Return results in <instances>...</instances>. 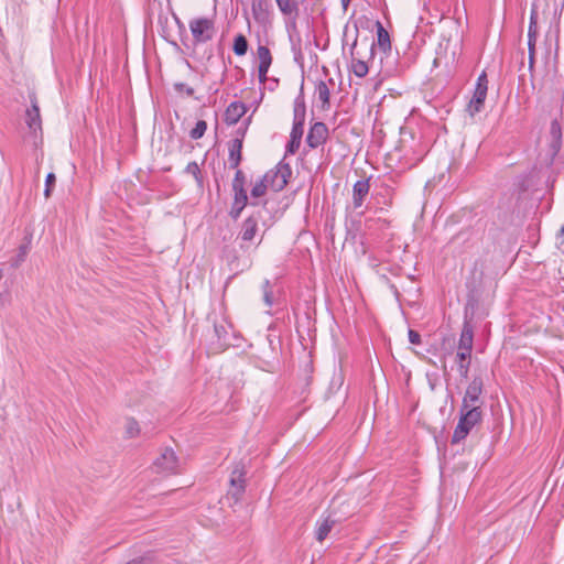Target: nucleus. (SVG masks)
Wrapping results in <instances>:
<instances>
[{"instance_id": "nucleus-1", "label": "nucleus", "mask_w": 564, "mask_h": 564, "mask_svg": "<svg viewBox=\"0 0 564 564\" xmlns=\"http://www.w3.org/2000/svg\"><path fill=\"white\" fill-rule=\"evenodd\" d=\"M482 420V411L481 409H466L463 410L460 408L459 410V420L458 423L454 430L453 436H452V443L458 444L463 440L466 438V436L469 434V432L473 430V427L477 424H479Z\"/></svg>"}, {"instance_id": "nucleus-2", "label": "nucleus", "mask_w": 564, "mask_h": 564, "mask_svg": "<svg viewBox=\"0 0 564 564\" xmlns=\"http://www.w3.org/2000/svg\"><path fill=\"white\" fill-rule=\"evenodd\" d=\"M247 466L242 460L234 464L230 477L227 498L232 499L235 503L239 502L246 491Z\"/></svg>"}, {"instance_id": "nucleus-3", "label": "nucleus", "mask_w": 564, "mask_h": 564, "mask_svg": "<svg viewBox=\"0 0 564 564\" xmlns=\"http://www.w3.org/2000/svg\"><path fill=\"white\" fill-rule=\"evenodd\" d=\"M189 30L196 43H206L215 34L214 22L207 18H198L189 21Z\"/></svg>"}, {"instance_id": "nucleus-4", "label": "nucleus", "mask_w": 564, "mask_h": 564, "mask_svg": "<svg viewBox=\"0 0 564 564\" xmlns=\"http://www.w3.org/2000/svg\"><path fill=\"white\" fill-rule=\"evenodd\" d=\"M290 175L291 169L289 164L280 163L275 169L268 171L263 177L269 188L274 192H280L286 186Z\"/></svg>"}, {"instance_id": "nucleus-5", "label": "nucleus", "mask_w": 564, "mask_h": 564, "mask_svg": "<svg viewBox=\"0 0 564 564\" xmlns=\"http://www.w3.org/2000/svg\"><path fill=\"white\" fill-rule=\"evenodd\" d=\"M484 390V381L481 377H474L473 380L469 382L468 387L466 388L462 406L463 410L466 409H480L482 401L480 399Z\"/></svg>"}, {"instance_id": "nucleus-6", "label": "nucleus", "mask_w": 564, "mask_h": 564, "mask_svg": "<svg viewBox=\"0 0 564 564\" xmlns=\"http://www.w3.org/2000/svg\"><path fill=\"white\" fill-rule=\"evenodd\" d=\"M306 116V107L302 93L295 98L293 106V127L290 133L292 139L302 140L304 133V122Z\"/></svg>"}, {"instance_id": "nucleus-7", "label": "nucleus", "mask_w": 564, "mask_h": 564, "mask_svg": "<svg viewBox=\"0 0 564 564\" xmlns=\"http://www.w3.org/2000/svg\"><path fill=\"white\" fill-rule=\"evenodd\" d=\"M263 220V208L253 212L241 225L239 237L245 242L252 241L258 231L259 223Z\"/></svg>"}, {"instance_id": "nucleus-8", "label": "nucleus", "mask_w": 564, "mask_h": 564, "mask_svg": "<svg viewBox=\"0 0 564 564\" xmlns=\"http://www.w3.org/2000/svg\"><path fill=\"white\" fill-rule=\"evenodd\" d=\"M177 467V457L171 448H165L153 463V469L158 474H173Z\"/></svg>"}, {"instance_id": "nucleus-9", "label": "nucleus", "mask_w": 564, "mask_h": 564, "mask_svg": "<svg viewBox=\"0 0 564 564\" xmlns=\"http://www.w3.org/2000/svg\"><path fill=\"white\" fill-rule=\"evenodd\" d=\"M328 137V128L324 122H315L306 137V143L310 148L316 149L323 145Z\"/></svg>"}, {"instance_id": "nucleus-10", "label": "nucleus", "mask_w": 564, "mask_h": 564, "mask_svg": "<svg viewBox=\"0 0 564 564\" xmlns=\"http://www.w3.org/2000/svg\"><path fill=\"white\" fill-rule=\"evenodd\" d=\"M257 56L259 58V67H258L259 80H260V83L263 84L267 80V74L272 64V55H271L270 50L267 46L259 45L257 48Z\"/></svg>"}, {"instance_id": "nucleus-11", "label": "nucleus", "mask_w": 564, "mask_h": 564, "mask_svg": "<svg viewBox=\"0 0 564 564\" xmlns=\"http://www.w3.org/2000/svg\"><path fill=\"white\" fill-rule=\"evenodd\" d=\"M25 122L33 133L42 130L40 108L34 96L31 97V108L26 110Z\"/></svg>"}, {"instance_id": "nucleus-12", "label": "nucleus", "mask_w": 564, "mask_h": 564, "mask_svg": "<svg viewBox=\"0 0 564 564\" xmlns=\"http://www.w3.org/2000/svg\"><path fill=\"white\" fill-rule=\"evenodd\" d=\"M358 42V30L356 29V35L354 39V42L350 46V55H351V70L357 77H365L368 74V65L365 61L357 58L356 56L359 55L358 52H356Z\"/></svg>"}, {"instance_id": "nucleus-13", "label": "nucleus", "mask_w": 564, "mask_h": 564, "mask_svg": "<svg viewBox=\"0 0 564 564\" xmlns=\"http://www.w3.org/2000/svg\"><path fill=\"white\" fill-rule=\"evenodd\" d=\"M474 344V329L470 323L465 322L460 333L457 352L470 354Z\"/></svg>"}, {"instance_id": "nucleus-14", "label": "nucleus", "mask_w": 564, "mask_h": 564, "mask_svg": "<svg viewBox=\"0 0 564 564\" xmlns=\"http://www.w3.org/2000/svg\"><path fill=\"white\" fill-rule=\"evenodd\" d=\"M538 36V26L533 14L528 30V48H529V69L533 70L535 62V43Z\"/></svg>"}, {"instance_id": "nucleus-15", "label": "nucleus", "mask_w": 564, "mask_h": 564, "mask_svg": "<svg viewBox=\"0 0 564 564\" xmlns=\"http://www.w3.org/2000/svg\"><path fill=\"white\" fill-rule=\"evenodd\" d=\"M247 107L243 102L232 101L225 111V122L229 126L236 124L246 113Z\"/></svg>"}, {"instance_id": "nucleus-16", "label": "nucleus", "mask_w": 564, "mask_h": 564, "mask_svg": "<svg viewBox=\"0 0 564 564\" xmlns=\"http://www.w3.org/2000/svg\"><path fill=\"white\" fill-rule=\"evenodd\" d=\"M488 86L484 85H476L474 96L468 105V110L471 116L479 112L484 106V102L486 100Z\"/></svg>"}, {"instance_id": "nucleus-17", "label": "nucleus", "mask_w": 564, "mask_h": 564, "mask_svg": "<svg viewBox=\"0 0 564 564\" xmlns=\"http://www.w3.org/2000/svg\"><path fill=\"white\" fill-rule=\"evenodd\" d=\"M369 188H370V185H369L368 180H359L354 184V187H352L354 208L357 209V208L361 207L365 197L369 193Z\"/></svg>"}, {"instance_id": "nucleus-18", "label": "nucleus", "mask_w": 564, "mask_h": 564, "mask_svg": "<svg viewBox=\"0 0 564 564\" xmlns=\"http://www.w3.org/2000/svg\"><path fill=\"white\" fill-rule=\"evenodd\" d=\"M228 162L231 169L239 170L238 166L242 160V139H232L228 145Z\"/></svg>"}, {"instance_id": "nucleus-19", "label": "nucleus", "mask_w": 564, "mask_h": 564, "mask_svg": "<svg viewBox=\"0 0 564 564\" xmlns=\"http://www.w3.org/2000/svg\"><path fill=\"white\" fill-rule=\"evenodd\" d=\"M335 523H336V520L330 518L329 516L318 520L316 523V531H315L316 540L318 542H323L327 538L329 532L332 531Z\"/></svg>"}, {"instance_id": "nucleus-20", "label": "nucleus", "mask_w": 564, "mask_h": 564, "mask_svg": "<svg viewBox=\"0 0 564 564\" xmlns=\"http://www.w3.org/2000/svg\"><path fill=\"white\" fill-rule=\"evenodd\" d=\"M246 175L241 170H237L232 180L234 198L248 199L245 189Z\"/></svg>"}, {"instance_id": "nucleus-21", "label": "nucleus", "mask_w": 564, "mask_h": 564, "mask_svg": "<svg viewBox=\"0 0 564 564\" xmlns=\"http://www.w3.org/2000/svg\"><path fill=\"white\" fill-rule=\"evenodd\" d=\"M315 95L317 96L318 100L322 102V108L328 109L330 106V104H329V98H330L329 85L324 80L317 82L315 85Z\"/></svg>"}, {"instance_id": "nucleus-22", "label": "nucleus", "mask_w": 564, "mask_h": 564, "mask_svg": "<svg viewBox=\"0 0 564 564\" xmlns=\"http://www.w3.org/2000/svg\"><path fill=\"white\" fill-rule=\"evenodd\" d=\"M470 359H471V355L470 354H465V352H457L456 354L455 364L457 366V370L459 372V376L463 379H467L468 378Z\"/></svg>"}, {"instance_id": "nucleus-23", "label": "nucleus", "mask_w": 564, "mask_h": 564, "mask_svg": "<svg viewBox=\"0 0 564 564\" xmlns=\"http://www.w3.org/2000/svg\"><path fill=\"white\" fill-rule=\"evenodd\" d=\"M275 2L282 14L289 17L299 14V3L296 0H275Z\"/></svg>"}, {"instance_id": "nucleus-24", "label": "nucleus", "mask_w": 564, "mask_h": 564, "mask_svg": "<svg viewBox=\"0 0 564 564\" xmlns=\"http://www.w3.org/2000/svg\"><path fill=\"white\" fill-rule=\"evenodd\" d=\"M377 40L379 47L383 52L391 48L390 35L379 21L377 22Z\"/></svg>"}, {"instance_id": "nucleus-25", "label": "nucleus", "mask_w": 564, "mask_h": 564, "mask_svg": "<svg viewBox=\"0 0 564 564\" xmlns=\"http://www.w3.org/2000/svg\"><path fill=\"white\" fill-rule=\"evenodd\" d=\"M232 50L235 54L238 56L245 55L248 51V41L246 36H243L242 34L237 35L234 41Z\"/></svg>"}, {"instance_id": "nucleus-26", "label": "nucleus", "mask_w": 564, "mask_h": 564, "mask_svg": "<svg viewBox=\"0 0 564 564\" xmlns=\"http://www.w3.org/2000/svg\"><path fill=\"white\" fill-rule=\"evenodd\" d=\"M248 199L234 198V203L230 209V216L234 219H238L243 208L247 206Z\"/></svg>"}, {"instance_id": "nucleus-27", "label": "nucleus", "mask_w": 564, "mask_h": 564, "mask_svg": "<svg viewBox=\"0 0 564 564\" xmlns=\"http://www.w3.org/2000/svg\"><path fill=\"white\" fill-rule=\"evenodd\" d=\"M263 302L265 306L271 307L273 305V292L269 280H264L262 283Z\"/></svg>"}, {"instance_id": "nucleus-28", "label": "nucleus", "mask_w": 564, "mask_h": 564, "mask_svg": "<svg viewBox=\"0 0 564 564\" xmlns=\"http://www.w3.org/2000/svg\"><path fill=\"white\" fill-rule=\"evenodd\" d=\"M269 186L267 183H264V177L262 176L261 180H259L251 189V196L254 198H259L265 195Z\"/></svg>"}, {"instance_id": "nucleus-29", "label": "nucleus", "mask_w": 564, "mask_h": 564, "mask_svg": "<svg viewBox=\"0 0 564 564\" xmlns=\"http://www.w3.org/2000/svg\"><path fill=\"white\" fill-rule=\"evenodd\" d=\"M265 6L267 0H252L251 9L257 20L264 17Z\"/></svg>"}, {"instance_id": "nucleus-30", "label": "nucleus", "mask_w": 564, "mask_h": 564, "mask_svg": "<svg viewBox=\"0 0 564 564\" xmlns=\"http://www.w3.org/2000/svg\"><path fill=\"white\" fill-rule=\"evenodd\" d=\"M28 252H29L28 245L20 246L18 254L11 260V267L19 268L21 265V263L25 260Z\"/></svg>"}, {"instance_id": "nucleus-31", "label": "nucleus", "mask_w": 564, "mask_h": 564, "mask_svg": "<svg viewBox=\"0 0 564 564\" xmlns=\"http://www.w3.org/2000/svg\"><path fill=\"white\" fill-rule=\"evenodd\" d=\"M207 123L204 120H198L195 127L191 130L189 135L192 139L197 140L200 139L206 132Z\"/></svg>"}, {"instance_id": "nucleus-32", "label": "nucleus", "mask_w": 564, "mask_h": 564, "mask_svg": "<svg viewBox=\"0 0 564 564\" xmlns=\"http://www.w3.org/2000/svg\"><path fill=\"white\" fill-rule=\"evenodd\" d=\"M140 433L139 424L134 419L126 421V434L128 437H134Z\"/></svg>"}, {"instance_id": "nucleus-33", "label": "nucleus", "mask_w": 564, "mask_h": 564, "mask_svg": "<svg viewBox=\"0 0 564 564\" xmlns=\"http://www.w3.org/2000/svg\"><path fill=\"white\" fill-rule=\"evenodd\" d=\"M187 174H191L195 177L197 182H202L200 180V169L196 162H189L185 169Z\"/></svg>"}, {"instance_id": "nucleus-34", "label": "nucleus", "mask_w": 564, "mask_h": 564, "mask_svg": "<svg viewBox=\"0 0 564 564\" xmlns=\"http://www.w3.org/2000/svg\"><path fill=\"white\" fill-rule=\"evenodd\" d=\"M56 177L54 173H48L45 180V189L44 195L45 197H50L53 186L55 185Z\"/></svg>"}, {"instance_id": "nucleus-35", "label": "nucleus", "mask_w": 564, "mask_h": 564, "mask_svg": "<svg viewBox=\"0 0 564 564\" xmlns=\"http://www.w3.org/2000/svg\"><path fill=\"white\" fill-rule=\"evenodd\" d=\"M214 333L217 336L219 340H226L228 330L227 327L224 324H215L214 325Z\"/></svg>"}, {"instance_id": "nucleus-36", "label": "nucleus", "mask_w": 564, "mask_h": 564, "mask_svg": "<svg viewBox=\"0 0 564 564\" xmlns=\"http://www.w3.org/2000/svg\"><path fill=\"white\" fill-rule=\"evenodd\" d=\"M301 141L302 140H300V139H292L290 137V141L286 145V154H294L299 150V148L301 145Z\"/></svg>"}, {"instance_id": "nucleus-37", "label": "nucleus", "mask_w": 564, "mask_h": 564, "mask_svg": "<svg viewBox=\"0 0 564 564\" xmlns=\"http://www.w3.org/2000/svg\"><path fill=\"white\" fill-rule=\"evenodd\" d=\"M174 87H175V90H177V91H185L187 96H192L194 94V89L192 87H187L183 83H176L174 85Z\"/></svg>"}, {"instance_id": "nucleus-38", "label": "nucleus", "mask_w": 564, "mask_h": 564, "mask_svg": "<svg viewBox=\"0 0 564 564\" xmlns=\"http://www.w3.org/2000/svg\"><path fill=\"white\" fill-rule=\"evenodd\" d=\"M409 340L413 345H419L421 343V336L417 332L410 329L409 330Z\"/></svg>"}, {"instance_id": "nucleus-39", "label": "nucleus", "mask_w": 564, "mask_h": 564, "mask_svg": "<svg viewBox=\"0 0 564 564\" xmlns=\"http://www.w3.org/2000/svg\"><path fill=\"white\" fill-rule=\"evenodd\" d=\"M480 84L484 86H488V79H487V75L485 72H482L477 79V85H480Z\"/></svg>"}, {"instance_id": "nucleus-40", "label": "nucleus", "mask_w": 564, "mask_h": 564, "mask_svg": "<svg viewBox=\"0 0 564 564\" xmlns=\"http://www.w3.org/2000/svg\"><path fill=\"white\" fill-rule=\"evenodd\" d=\"M560 246L562 247V249L564 250V225L562 226L561 230H560Z\"/></svg>"}, {"instance_id": "nucleus-41", "label": "nucleus", "mask_w": 564, "mask_h": 564, "mask_svg": "<svg viewBox=\"0 0 564 564\" xmlns=\"http://www.w3.org/2000/svg\"><path fill=\"white\" fill-rule=\"evenodd\" d=\"M556 122H557L556 120L552 121L551 131H552L553 134L556 133V131L560 132V127L557 126Z\"/></svg>"}, {"instance_id": "nucleus-42", "label": "nucleus", "mask_w": 564, "mask_h": 564, "mask_svg": "<svg viewBox=\"0 0 564 564\" xmlns=\"http://www.w3.org/2000/svg\"><path fill=\"white\" fill-rule=\"evenodd\" d=\"M245 133H246V129H238L237 134H239L240 137H237L236 139L243 140Z\"/></svg>"}, {"instance_id": "nucleus-43", "label": "nucleus", "mask_w": 564, "mask_h": 564, "mask_svg": "<svg viewBox=\"0 0 564 564\" xmlns=\"http://www.w3.org/2000/svg\"><path fill=\"white\" fill-rule=\"evenodd\" d=\"M126 564H142V560L141 558H133V560L129 561Z\"/></svg>"}, {"instance_id": "nucleus-44", "label": "nucleus", "mask_w": 564, "mask_h": 564, "mask_svg": "<svg viewBox=\"0 0 564 564\" xmlns=\"http://www.w3.org/2000/svg\"><path fill=\"white\" fill-rule=\"evenodd\" d=\"M350 1L351 0H341V4H343L344 10H347L348 4H349Z\"/></svg>"}, {"instance_id": "nucleus-45", "label": "nucleus", "mask_w": 564, "mask_h": 564, "mask_svg": "<svg viewBox=\"0 0 564 564\" xmlns=\"http://www.w3.org/2000/svg\"><path fill=\"white\" fill-rule=\"evenodd\" d=\"M373 46H375V44L372 43V44L370 45V54H371V55H372V52H373Z\"/></svg>"}, {"instance_id": "nucleus-46", "label": "nucleus", "mask_w": 564, "mask_h": 564, "mask_svg": "<svg viewBox=\"0 0 564 564\" xmlns=\"http://www.w3.org/2000/svg\"><path fill=\"white\" fill-rule=\"evenodd\" d=\"M329 85H332V86H334V85H335V83H334V80H333V79H329Z\"/></svg>"}, {"instance_id": "nucleus-47", "label": "nucleus", "mask_w": 564, "mask_h": 564, "mask_svg": "<svg viewBox=\"0 0 564 564\" xmlns=\"http://www.w3.org/2000/svg\"><path fill=\"white\" fill-rule=\"evenodd\" d=\"M2 275H3V274H2V271L0 270V280L2 279Z\"/></svg>"}]
</instances>
